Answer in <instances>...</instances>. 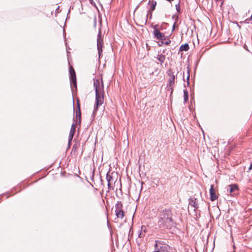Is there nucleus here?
Listing matches in <instances>:
<instances>
[{
	"label": "nucleus",
	"mask_w": 252,
	"mask_h": 252,
	"mask_svg": "<svg viewBox=\"0 0 252 252\" xmlns=\"http://www.w3.org/2000/svg\"><path fill=\"white\" fill-rule=\"evenodd\" d=\"M94 85L95 88V99L93 115H95V112L104 103V88L102 79L101 80L99 79L94 80Z\"/></svg>",
	"instance_id": "nucleus-1"
},
{
	"label": "nucleus",
	"mask_w": 252,
	"mask_h": 252,
	"mask_svg": "<svg viewBox=\"0 0 252 252\" xmlns=\"http://www.w3.org/2000/svg\"><path fill=\"white\" fill-rule=\"evenodd\" d=\"M175 224L171 210L166 209L159 213L158 224L161 229L171 228Z\"/></svg>",
	"instance_id": "nucleus-2"
},
{
	"label": "nucleus",
	"mask_w": 252,
	"mask_h": 252,
	"mask_svg": "<svg viewBox=\"0 0 252 252\" xmlns=\"http://www.w3.org/2000/svg\"><path fill=\"white\" fill-rule=\"evenodd\" d=\"M123 204L121 202H118L115 205V213L117 216L116 219L122 220L124 217V212L123 211Z\"/></svg>",
	"instance_id": "nucleus-3"
},
{
	"label": "nucleus",
	"mask_w": 252,
	"mask_h": 252,
	"mask_svg": "<svg viewBox=\"0 0 252 252\" xmlns=\"http://www.w3.org/2000/svg\"><path fill=\"white\" fill-rule=\"evenodd\" d=\"M70 83H73L75 87L77 86L76 78L75 71L72 66L69 67Z\"/></svg>",
	"instance_id": "nucleus-4"
},
{
	"label": "nucleus",
	"mask_w": 252,
	"mask_h": 252,
	"mask_svg": "<svg viewBox=\"0 0 252 252\" xmlns=\"http://www.w3.org/2000/svg\"><path fill=\"white\" fill-rule=\"evenodd\" d=\"M238 190V187L236 184H232L228 186L227 191H229L231 196H234L237 193Z\"/></svg>",
	"instance_id": "nucleus-5"
},
{
	"label": "nucleus",
	"mask_w": 252,
	"mask_h": 252,
	"mask_svg": "<svg viewBox=\"0 0 252 252\" xmlns=\"http://www.w3.org/2000/svg\"><path fill=\"white\" fill-rule=\"evenodd\" d=\"M210 199L213 201L218 199V196L216 194V191L214 189V185H212L210 189Z\"/></svg>",
	"instance_id": "nucleus-6"
},
{
	"label": "nucleus",
	"mask_w": 252,
	"mask_h": 252,
	"mask_svg": "<svg viewBox=\"0 0 252 252\" xmlns=\"http://www.w3.org/2000/svg\"><path fill=\"white\" fill-rule=\"evenodd\" d=\"M75 129H76V126L74 124H73L71 125L70 132H69V137H68L69 143H70L72 140V138L74 136V133L75 131Z\"/></svg>",
	"instance_id": "nucleus-7"
},
{
	"label": "nucleus",
	"mask_w": 252,
	"mask_h": 252,
	"mask_svg": "<svg viewBox=\"0 0 252 252\" xmlns=\"http://www.w3.org/2000/svg\"><path fill=\"white\" fill-rule=\"evenodd\" d=\"M168 75L170 76V78L168 80L169 88H171L172 91H173V86L175 83V75L172 73H169Z\"/></svg>",
	"instance_id": "nucleus-8"
},
{
	"label": "nucleus",
	"mask_w": 252,
	"mask_h": 252,
	"mask_svg": "<svg viewBox=\"0 0 252 252\" xmlns=\"http://www.w3.org/2000/svg\"><path fill=\"white\" fill-rule=\"evenodd\" d=\"M97 47H103V38L101 37V31H99L97 39Z\"/></svg>",
	"instance_id": "nucleus-9"
},
{
	"label": "nucleus",
	"mask_w": 252,
	"mask_h": 252,
	"mask_svg": "<svg viewBox=\"0 0 252 252\" xmlns=\"http://www.w3.org/2000/svg\"><path fill=\"white\" fill-rule=\"evenodd\" d=\"M189 205L194 208V210L198 208V204L196 202V198H190L189 199Z\"/></svg>",
	"instance_id": "nucleus-10"
},
{
	"label": "nucleus",
	"mask_w": 252,
	"mask_h": 252,
	"mask_svg": "<svg viewBox=\"0 0 252 252\" xmlns=\"http://www.w3.org/2000/svg\"><path fill=\"white\" fill-rule=\"evenodd\" d=\"M77 107H78V110L76 112V116L77 119L78 118V123H81V110H80V104H79V100H77Z\"/></svg>",
	"instance_id": "nucleus-11"
},
{
	"label": "nucleus",
	"mask_w": 252,
	"mask_h": 252,
	"mask_svg": "<svg viewBox=\"0 0 252 252\" xmlns=\"http://www.w3.org/2000/svg\"><path fill=\"white\" fill-rule=\"evenodd\" d=\"M162 245L161 242L156 241L155 245V251L153 252H160V250L162 249Z\"/></svg>",
	"instance_id": "nucleus-12"
},
{
	"label": "nucleus",
	"mask_w": 252,
	"mask_h": 252,
	"mask_svg": "<svg viewBox=\"0 0 252 252\" xmlns=\"http://www.w3.org/2000/svg\"><path fill=\"white\" fill-rule=\"evenodd\" d=\"M154 35L155 37L158 39H162L164 35L158 30L155 29L154 32Z\"/></svg>",
	"instance_id": "nucleus-13"
},
{
	"label": "nucleus",
	"mask_w": 252,
	"mask_h": 252,
	"mask_svg": "<svg viewBox=\"0 0 252 252\" xmlns=\"http://www.w3.org/2000/svg\"><path fill=\"white\" fill-rule=\"evenodd\" d=\"M189 49V45L188 44L186 43L184 45H182L180 47V51H187Z\"/></svg>",
	"instance_id": "nucleus-14"
},
{
	"label": "nucleus",
	"mask_w": 252,
	"mask_h": 252,
	"mask_svg": "<svg viewBox=\"0 0 252 252\" xmlns=\"http://www.w3.org/2000/svg\"><path fill=\"white\" fill-rule=\"evenodd\" d=\"M157 59L161 63H162L164 62L165 57L164 55L162 54L158 55L157 56Z\"/></svg>",
	"instance_id": "nucleus-15"
},
{
	"label": "nucleus",
	"mask_w": 252,
	"mask_h": 252,
	"mask_svg": "<svg viewBox=\"0 0 252 252\" xmlns=\"http://www.w3.org/2000/svg\"><path fill=\"white\" fill-rule=\"evenodd\" d=\"M189 98V94L187 90H184V102H186L188 100Z\"/></svg>",
	"instance_id": "nucleus-16"
},
{
	"label": "nucleus",
	"mask_w": 252,
	"mask_h": 252,
	"mask_svg": "<svg viewBox=\"0 0 252 252\" xmlns=\"http://www.w3.org/2000/svg\"><path fill=\"white\" fill-rule=\"evenodd\" d=\"M156 4H157V2L156 1H152L151 2V7H150V9L152 10V11H153L155 10V7H156Z\"/></svg>",
	"instance_id": "nucleus-17"
},
{
	"label": "nucleus",
	"mask_w": 252,
	"mask_h": 252,
	"mask_svg": "<svg viewBox=\"0 0 252 252\" xmlns=\"http://www.w3.org/2000/svg\"><path fill=\"white\" fill-rule=\"evenodd\" d=\"M106 179H107V181L108 182V188H110V185H111L110 182H111V180H112V177L110 176H107Z\"/></svg>",
	"instance_id": "nucleus-18"
},
{
	"label": "nucleus",
	"mask_w": 252,
	"mask_h": 252,
	"mask_svg": "<svg viewBox=\"0 0 252 252\" xmlns=\"http://www.w3.org/2000/svg\"><path fill=\"white\" fill-rule=\"evenodd\" d=\"M97 50H98L99 58H100L101 54L102 53V47H97Z\"/></svg>",
	"instance_id": "nucleus-19"
},
{
	"label": "nucleus",
	"mask_w": 252,
	"mask_h": 252,
	"mask_svg": "<svg viewBox=\"0 0 252 252\" xmlns=\"http://www.w3.org/2000/svg\"><path fill=\"white\" fill-rule=\"evenodd\" d=\"M141 231H143L144 233H146L147 232V227L146 226L142 225L141 227Z\"/></svg>",
	"instance_id": "nucleus-20"
},
{
	"label": "nucleus",
	"mask_w": 252,
	"mask_h": 252,
	"mask_svg": "<svg viewBox=\"0 0 252 252\" xmlns=\"http://www.w3.org/2000/svg\"><path fill=\"white\" fill-rule=\"evenodd\" d=\"M145 233H144L143 231H141L140 233L139 234V237L143 238L145 236Z\"/></svg>",
	"instance_id": "nucleus-21"
},
{
	"label": "nucleus",
	"mask_w": 252,
	"mask_h": 252,
	"mask_svg": "<svg viewBox=\"0 0 252 252\" xmlns=\"http://www.w3.org/2000/svg\"><path fill=\"white\" fill-rule=\"evenodd\" d=\"M175 6H176V10H177L178 12H179V11H180V6H179V4L178 3V4H176Z\"/></svg>",
	"instance_id": "nucleus-22"
},
{
	"label": "nucleus",
	"mask_w": 252,
	"mask_h": 252,
	"mask_svg": "<svg viewBox=\"0 0 252 252\" xmlns=\"http://www.w3.org/2000/svg\"><path fill=\"white\" fill-rule=\"evenodd\" d=\"M175 25H176V24H175V23H174V25H173V28H172V31H174V30H175Z\"/></svg>",
	"instance_id": "nucleus-23"
},
{
	"label": "nucleus",
	"mask_w": 252,
	"mask_h": 252,
	"mask_svg": "<svg viewBox=\"0 0 252 252\" xmlns=\"http://www.w3.org/2000/svg\"><path fill=\"white\" fill-rule=\"evenodd\" d=\"M252 169V163L251 164L250 167H249V170H251Z\"/></svg>",
	"instance_id": "nucleus-24"
}]
</instances>
